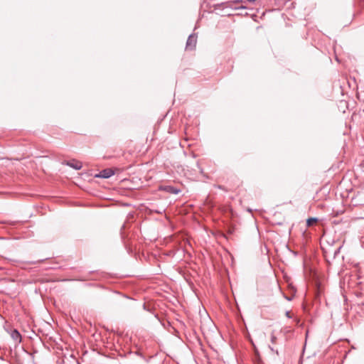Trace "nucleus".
<instances>
[{
	"label": "nucleus",
	"instance_id": "obj_1",
	"mask_svg": "<svg viewBox=\"0 0 364 364\" xmlns=\"http://www.w3.org/2000/svg\"><path fill=\"white\" fill-rule=\"evenodd\" d=\"M197 43V36L195 34H191L188 36L186 48V50H193L196 46Z\"/></svg>",
	"mask_w": 364,
	"mask_h": 364
},
{
	"label": "nucleus",
	"instance_id": "obj_2",
	"mask_svg": "<svg viewBox=\"0 0 364 364\" xmlns=\"http://www.w3.org/2000/svg\"><path fill=\"white\" fill-rule=\"evenodd\" d=\"M114 174V171L112 168H105L101 171L96 177L108 178Z\"/></svg>",
	"mask_w": 364,
	"mask_h": 364
},
{
	"label": "nucleus",
	"instance_id": "obj_3",
	"mask_svg": "<svg viewBox=\"0 0 364 364\" xmlns=\"http://www.w3.org/2000/svg\"><path fill=\"white\" fill-rule=\"evenodd\" d=\"M65 164L75 170H80L82 167V162L75 160V159L68 161L65 162Z\"/></svg>",
	"mask_w": 364,
	"mask_h": 364
},
{
	"label": "nucleus",
	"instance_id": "obj_4",
	"mask_svg": "<svg viewBox=\"0 0 364 364\" xmlns=\"http://www.w3.org/2000/svg\"><path fill=\"white\" fill-rule=\"evenodd\" d=\"M160 190L164 191L167 193L171 194H178L181 192V191L173 186H165L160 187Z\"/></svg>",
	"mask_w": 364,
	"mask_h": 364
},
{
	"label": "nucleus",
	"instance_id": "obj_5",
	"mask_svg": "<svg viewBox=\"0 0 364 364\" xmlns=\"http://www.w3.org/2000/svg\"><path fill=\"white\" fill-rule=\"evenodd\" d=\"M11 337L16 343H19L21 342V336L20 333L16 329H14L11 331Z\"/></svg>",
	"mask_w": 364,
	"mask_h": 364
},
{
	"label": "nucleus",
	"instance_id": "obj_6",
	"mask_svg": "<svg viewBox=\"0 0 364 364\" xmlns=\"http://www.w3.org/2000/svg\"><path fill=\"white\" fill-rule=\"evenodd\" d=\"M317 220H318V219L316 218H310L307 219L306 225L309 227L311 226L314 223H316Z\"/></svg>",
	"mask_w": 364,
	"mask_h": 364
},
{
	"label": "nucleus",
	"instance_id": "obj_7",
	"mask_svg": "<svg viewBox=\"0 0 364 364\" xmlns=\"http://www.w3.org/2000/svg\"><path fill=\"white\" fill-rule=\"evenodd\" d=\"M286 316L288 317V318H291V313H290V311H287L286 312Z\"/></svg>",
	"mask_w": 364,
	"mask_h": 364
},
{
	"label": "nucleus",
	"instance_id": "obj_8",
	"mask_svg": "<svg viewBox=\"0 0 364 364\" xmlns=\"http://www.w3.org/2000/svg\"><path fill=\"white\" fill-rule=\"evenodd\" d=\"M249 2H255L256 0H247Z\"/></svg>",
	"mask_w": 364,
	"mask_h": 364
},
{
	"label": "nucleus",
	"instance_id": "obj_9",
	"mask_svg": "<svg viewBox=\"0 0 364 364\" xmlns=\"http://www.w3.org/2000/svg\"><path fill=\"white\" fill-rule=\"evenodd\" d=\"M274 339H275V338L273 336V337H272V342H274Z\"/></svg>",
	"mask_w": 364,
	"mask_h": 364
}]
</instances>
